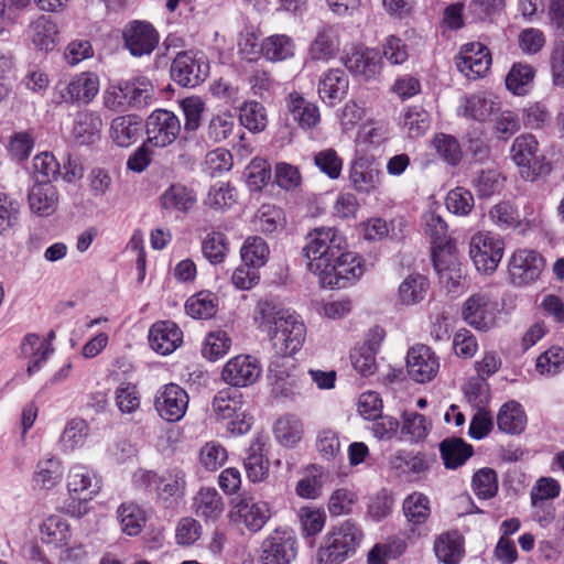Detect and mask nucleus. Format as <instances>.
<instances>
[{"instance_id":"22","label":"nucleus","mask_w":564,"mask_h":564,"mask_svg":"<svg viewBox=\"0 0 564 564\" xmlns=\"http://www.w3.org/2000/svg\"><path fill=\"white\" fill-rule=\"evenodd\" d=\"M345 67L362 80L375 79L382 69V61L376 48L355 46L344 59Z\"/></svg>"},{"instance_id":"50","label":"nucleus","mask_w":564,"mask_h":564,"mask_svg":"<svg viewBox=\"0 0 564 564\" xmlns=\"http://www.w3.org/2000/svg\"><path fill=\"white\" fill-rule=\"evenodd\" d=\"M295 44L285 34H274L264 39L260 51L268 61L281 62L294 55Z\"/></svg>"},{"instance_id":"1","label":"nucleus","mask_w":564,"mask_h":564,"mask_svg":"<svg viewBox=\"0 0 564 564\" xmlns=\"http://www.w3.org/2000/svg\"><path fill=\"white\" fill-rule=\"evenodd\" d=\"M257 329L265 334L279 357L297 354L306 339V327L300 315L273 301H259L253 312Z\"/></svg>"},{"instance_id":"37","label":"nucleus","mask_w":564,"mask_h":564,"mask_svg":"<svg viewBox=\"0 0 564 564\" xmlns=\"http://www.w3.org/2000/svg\"><path fill=\"white\" fill-rule=\"evenodd\" d=\"M141 132V120L133 115H123L112 119L109 128L111 141L120 148L134 144Z\"/></svg>"},{"instance_id":"9","label":"nucleus","mask_w":564,"mask_h":564,"mask_svg":"<svg viewBox=\"0 0 564 564\" xmlns=\"http://www.w3.org/2000/svg\"><path fill=\"white\" fill-rule=\"evenodd\" d=\"M544 268V258L535 250L520 248L508 259V276L516 288H525L539 280Z\"/></svg>"},{"instance_id":"36","label":"nucleus","mask_w":564,"mask_h":564,"mask_svg":"<svg viewBox=\"0 0 564 564\" xmlns=\"http://www.w3.org/2000/svg\"><path fill=\"white\" fill-rule=\"evenodd\" d=\"M54 351L48 339L36 334H28L21 343V355L29 360L28 375L31 376L46 362Z\"/></svg>"},{"instance_id":"46","label":"nucleus","mask_w":564,"mask_h":564,"mask_svg":"<svg viewBox=\"0 0 564 564\" xmlns=\"http://www.w3.org/2000/svg\"><path fill=\"white\" fill-rule=\"evenodd\" d=\"M121 531L130 536L138 535L147 523V512L134 502H123L117 509Z\"/></svg>"},{"instance_id":"16","label":"nucleus","mask_w":564,"mask_h":564,"mask_svg":"<svg viewBox=\"0 0 564 564\" xmlns=\"http://www.w3.org/2000/svg\"><path fill=\"white\" fill-rule=\"evenodd\" d=\"M187 408L188 394L176 383L162 386L154 395V409L166 422H177L183 419Z\"/></svg>"},{"instance_id":"40","label":"nucleus","mask_w":564,"mask_h":564,"mask_svg":"<svg viewBox=\"0 0 564 564\" xmlns=\"http://www.w3.org/2000/svg\"><path fill=\"white\" fill-rule=\"evenodd\" d=\"M348 88L346 74L340 69H330L319 80L318 95L323 102L333 107L346 96Z\"/></svg>"},{"instance_id":"51","label":"nucleus","mask_w":564,"mask_h":564,"mask_svg":"<svg viewBox=\"0 0 564 564\" xmlns=\"http://www.w3.org/2000/svg\"><path fill=\"white\" fill-rule=\"evenodd\" d=\"M534 76L535 70L531 65L516 63L506 76V87L516 96H524L530 90Z\"/></svg>"},{"instance_id":"7","label":"nucleus","mask_w":564,"mask_h":564,"mask_svg":"<svg viewBox=\"0 0 564 564\" xmlns=\"http://www.w3.org/2000/svg\"><path fill=\"white\" fill-rule=\"evenodd\" d=\"M501 310L498 300L488 292L470 295L463 304L462 317L473 328L488 332L497 326Z\"/></svg>"},{"instance_id":"52","label":"nucleus","mask_w":564,"mask_h":564,"mask_svg":"<svg viewBox=\"0 0 564 564\" xmlns=\"http://www.w3.org/2000/svg\"><path fill=\"white\" fill-rule=\"evenodd\" d=\"M236 128V120L232 112L221 110L213 113L206 126V137L213 143H220L227 140Z\"/></svg>"},{"instance_id":"57","label":"nucleus","mask_w":564,"mask_h":564,"mask_svg":"<svg viewBox=\"0 0 564 564\" xmlns=\"http://www.w3.org/2000/svg\"><path fill=\"white\" fill-rule=\"evenodd\" d=\"M204 258L212 264H220L229 252V241L221 231L212 230L202 241Z\"/></svg>"},{"instance_id":"53","label":"nucleus","mask_w":564,"mask_h":564,"mask_svg":"<svg viewBox=\"0 0 564 564\" xmlns=\"http://www.w3.org/2000/svg\"><path fill=\"white\" fill-rule=\"evenodd\" d=\"M436 557L445 564H456L463 554V541L457 532L441 534L434 543Z\"/></svg>"},{"instance_id":"45","label":"nucleus","mask_w":564,"mask_h":564,"mask_svg":"<svg viewBox=\"0 0 564 564\" xmlns=\"http://www.w3.org/2000/svg\"><path fill=\"white\" fill-rule=\"evenodd\" d=\"M62 477V462L55 456H48L36 464L33 482L36 488L50 490L61 481Z\"/></svg>"},{"instance_id":"58","label":"nucleus","mask_w":564,"mask_h":564,"mask_svg":"<svg viewBox=\"0 0 564 564\" xmlns=\"http://www.w3.org/2000/svg\"><path fill=\"white\" fill-rule=\"evenodd\" d=\"M440 451L444 465L452 469L462 466L473 454L471 446L462 440H445L441 443Z\"/></svg>"},{"instance_id":"6","label":"nucleus","mask_w":564,"mask_h":564,"mask_svg":"<svg viewBox=\"0 0 564 564\" xmlns=\"http://www.w3.org/2000/svg\"><path fill=\"white\" fill-rule=\"evenodd\" d=\"M503 239L492 231H478L469 240V257L476 270L490 275L498 269L505 253Z\"/></svg>"},{"instance_id":"27","label":"nucleus","mask_w":564,"mask_h":564,"mask_svg":"<svg viewBox=\"0 0 564 564\" xmlns=\"http://www.w3.org/2000/svg\"><path fill=\"white\" fill-rule=\"evenodd\" d=\"M340 48L339 30L335 25H323L308 46L307 56L311 61L327 63Z\"/></svg>"},{"instance_id":"20","label":"nucleus","mask_w":564,"mask_h":564,"mask_svg":"<svg viewBox=\"0 0 564 564\" xmlns=\"http://www.w3.org/2000/svg\"><path fill=\"white\" fill-rule=\"evenodd\" d=\"M66 487L72 498L90 500L98 495L101 480L93 468L76 463L73 464L67 471Z\"/></svg>"},{"instance_id":"18","label":"nucleus","mask_w":564,"mask_h":564,"mask_svg":"<svg viewBox=\"0 0 564 564\" xmlns=\"http://www.w3.org/2000/svg\"><path fill=\"white\" fill-rule=\"evenodd\" d=\"M262 372L259 360L251 355H237L224 366L221 377L231 388L248 387L257 382Z\"/></svg>"},{"instance_id":"35","label":"nucleus","mask_w":564,"mask_h":564,"mask_svg":"<svg viewBox=\"0 0 564 564\" xmlns=\"http://www.w3.org/2000/svg\"><path fill=\"white\" fill-rule=\"evenodd\" d=\"M193 512L205 522L217 521L225 511V502L214 487H202L194 496Z\"/></svg>"},{"instance_id":"17","label":"nucleus","mask_w":564,"mask_h":564,"mask_svg":"<svg viewBox=\"0 0 564 564\" xmlns=\"http://www.w3.org/2000/svg\"><path fill=\"white\" fill-rule=\"evenodd\" d=\"M457 69L468 79L484 77L491 66V55L486 45L471 42L462 46L455 57Z\"/></svg>"},{"instance_id":"49","label":"nucleus","mask_w":564,"mask_h":564,"mask_svg":"<svg viewBox=\"0 0 564 564\" xmlns=\"http://www.w3.org/2000/svg\"><path fill=\"white\" fill-rule=\"evenodd\" d=\"M404 517L412 525L425 523L431 516L430 498L419 491L408 495L402 502Z\"/></svg>"},{"instance_id":"4","label":"nucleus","mask_w":564,"mask_h":564,"mask_svg":"<svg viewBox=\"0 0 564 564\" xmlns=\"http://www.w3.org/2000/svg\"><path fill=\"white\" fill-rule=\"evenodd\" d=\"M100 90L98 74L85 70L73 75L69 80H59L53 88V101L56 105L67 104L87 106Z\"/></svg>"},{"instance_id":"31","label":"nucleus","mask_w":564,"mask_h":564,"mask_svg":"<svg viewBox=\"0 0 564 564\" xmlns=\"http://www.w3.org/2000/svg\"><path fill=\"white\" fill-rule=\"evenodd\" d=\"M156 498L165 506L185 496L187 481L186 473L178 466L170 467L160 475Z\"/></svg>"},{"instance_id":"44","label":"nucleus","mask_w":564,"mask_h":564,"mask_svg":"<svg viewBox=\"0 0 564 564\" xmlns=\"http://www.w3.org/2000/svg\"><path fill=\"white\" fill-rule=\"evenodd\" d=\"M497 425L508 434H519L527 425V415L522 405L517 401L506 402L497 415Z\"/></svg>"},{"instance_id":"32","label":"nucleus","mask_w":564,"mask_h":564,"mask_svg":"<svg viewBox=\"0 0 564 564\" xmlns=\"http://www.w3.org/2000/svg\"><path fill=\"white\" fill-rule=\"evenodd\" d=\"M28 39L37 51H53L59 39L57 23L47 15H40L28 28Z\"/></svg>"},{"instance_id":"14","label":"nucleus","mask_w":564,"mask_h":564,"mask_svg":"<svg viewBox=\"0 0 564 564\" xmlns=\"http://www.w3.org/2000/svg\"><path fill=\"white\" fill-rule=\"evenodd\" d=\"M147 143L154 148H165L172 144L181 132V121L177 116L165 109H156L145 120Z\"/></svg>"},{"instance_id":"55","label":"nucleus","mask_w":564,"mask_h":564,"mask_svg":"<svg viewBox=\"0 0 564 564\" xmlns=\"http://www.w3.org/2000/svg\"><path fill=\"white\" fill-rule=\"evenodd\" d=\"M401 127L408 137L419 138L431 127L430 113L420 106L409 107L401 116Z\"/></svg>"},{"instance_id":"33","label":"nucleus","mask_w":564,"mask_h":564,"mask_svg":"<svg viewBox=\"0 0 564 564\" xmlns=\"http://www.w3.org/2000/svg\"><path fill=\"white\" fill-rule=\"evenodd\" d=\"M29 206L39 217H50L55 214L59 203V193L50 182L34 184L28 195Z\"/></svg>"},{"instance_id":"12","label":"nucleus","mask_w":564,"mask_h":564,"mask_svg":"<svg viewBox=\"0 0 564 564\" xmlns=\"http://www.w3.org/2000/svg\"><path fill=\"white\" fill-rule=\"evenodd\" d=\"M296 538L288 527L273 530L261 544V564H290L296 556Z\"/></svg>"},{"instance_id":"11","label":"nucleus","mask_w":564,"mask_h":564,"mask_svg":"<svg viewBox=\"0 0 564 564\" xmlns=\"http://www.w3.org/2000/svg\"><path fill=\"white\" fill-rule=\"evenodd\" d=\"M215 413L225 420H230V430L238 434L247 433L251 427V416L243 411L242 393L235 388L220 390L213 400Z\"/></svg>"},{"instance_id":"59","label":"nucleus","mask_w":564,"mask_h":564,"mask_svg":"<svg viewBox=\"0 0 564 564\" xmlns=\"http://www.w3.org/2000/svg\"><path fill=\"white\" fill-rule=\"evenodd\" d=\"M231 347V338L227 332L215 329L209 332L202 346V355L204 358L216 361L223 358Z\"/></svg>"},{"instance_id":"23","label":"nucleus","mask_w":564,"mask_h":564,"mask_svg":"<svg viewBox=\"0 0 564 564\" xmlns=\"http://www.w3.org/2000/svg\"><path fill=\"white\" fill-rule=\"evenodd\" d=\"M384 332L382 328H372L367 335V339L356 345L350 352V361L354 369L364 377L371 376L377 370L376 355L383 340Z\"/></svg>"},{"instance_id":"21","label":"nucleus","mask_w":564,"mask_h":564,"mask_svg":"<svg viewBox=\"0 0 564 564\" xmlns=\"http://www.w3.org/2000/svg\"><path fill=\"white\" fill-rule=\"evenodd\" d=\"M124 46L134 57L150 55L156 47L160 36L152 24L132 21L123 29Z\"/></svg>"},{"instance_id":"47","label":"nucleus","mask_w":564,"mask_h":564,"mask_svg":"<svg viewBox=\"0 0 564 564\" xmlns=\"http://www.w3.org/2000/svg\"><path fill=\"white\" fill-rule=\"evenodd\" d=\"M263 443L260 438L251 443L245 458L247 477L252 482H260L268 477L269 460L263 455Z\"/></svg>"},{"instance_id":"56","label":"nucleus","mask_w":564,"mask_h":564,"mask_svg":"<svg viewBox=\"0 0 564 564\" xmlns=\"http://www.w3.org/2000/svg\"><path fill=\"white\" fill-rule=\"evenodd\" d=\"M270 248L267 241L259 236L248 237L240 249L241 261L257 269L262 268L269 259Z\"/></svg>"},{"instance_id":"42","label":"nucleus","mask_w":564,"mask_h":564,"mask_svg":"<svg viewBox=\"0 0 564 564\" xmlns=\"http://www.w3.org/2000/svg\"><path fill=\"white\" fill-rule=\"evenodd\" d=\"M430 288L429 280L419 273L409 274L399 285L397 301L411 306L424 300Z\"/></svg>"},{"instance_id":"2","label":"nucleus","mask_w":564,"mask_h":564,"mask_svg":"<svg viewBox=\"0 0 564 564\" xmlns=\"http://www.w3.org/2000/svg\"><path fill=\"white\" fill-rule=\"evenodd\" d=\"M347 249L346 238L335 227H318L306 236L303 254L307 260V270L321 276L326 270H330V262L340 257Z\"/></svg>"},{"instance_id":"15","label":"nucleus","mask_w":564,"mask_h":564,"mask_svg":"<svg viewBox=\"0 0 564 564\" xmlns=\"http://www.w3.org/2000/svg\"><path fill=\"white\" fill-rule=\"evenodd\" d=\"M209 73V65L203 53L180 52L171 66L173 79L184 87H196Z\"/></svg>"},{"instance_id":"61","label":"nucleus","mask_w":564,"mask_h":564,"mask_svg":"<svg viewBox=\"0 0 564 564\" xmlns=\"http://www.w3.org/2000/svg\"><path fill=\"white\" fill-rule=\"evenodd\" d=\"M32 169L34 184L52 183L58 176L61 165L52 153L42 152L33 158Z\"/></svg>"},{"instance_id":"19","label":"nucleus","mask_w":564,"mask_h":564,"mask_svg":"<svg viewBox=\"0 0 564 564\" xmlns=\"http://www.w3.org/2000/svg\"><path fill=\"white\" fill-rule=\"evenodd\" d=\"M406 369L410 378L415 382H430L440 370V359L429 346L417 344L408 351Z\"/></svg>"},{"instance_id":"25","label":"nucleus","mask_w":564,"mask_h":564,"mask_svg":"<svg viewBox=\"0 0 564 564\" xmlns=\"http://www.w3.org/2000/svg\"><path fill=\"white\" fill-rule=\"evenodd\" d=\"M40 535L43 543L61 549L63 558H70L73 552L77 556L82 551L80 546L67 547L72 538V531L68 522L59 516L46 518L40 527Z\"/></svg>"},{"instance_id":"43","label":"nucleus","mask_w":564,"mask_h":564,"mask_svg":"<svg viewBox=\"0 0 564 564\" xmlns=\"http://www.w3.org/2000/svg\"><path fill=\"white\" fill-rule=\"evenodd\" d=\"M432 429V423L423 414L404 411L401 415V440L410 443H419L426 438Z\"/></svg>"},{"instance_id":"24","label":"nucleus","mask_w":564,"mask_h":564,"mask_svg":"<svg viewBox=\"0 0 564 564\" xmlns=\"http://www.w3.org/2000/svg\"><path fill=\"white\" fill-rule=\"evenodd\" d=\"M348 178L356 192L371 194L380 187L382 172L372 160L357 156L350 162Z\"/></svg>"},{"instance_id":"28","label":"nucleus","mask_w":564,"mask_h":564,"mask_svg":"<svg viewBox=\"0 0 564 564\" xmlns=\"http://www.w3.org/2000/svg\"><path fill=\"white\" fill-rule=\"evenodd\" d=\"M456 252L433 251L432 259L440 283L449 292L457 293L463 285V269L455 257Z\"/></svg>"},{"instance_id":"29","label":"nucleus","mask_w":564,"mask_h":564,"mask_svg":"<svg viewBox=\"0 0 564 564\" xmlns=\"http://www.w3.org/2000/svg\"><path fill=\"white\" fill-rule=\"evenodd\" d=\"M498 97L490 93H478L462 99L458 113L465 118L485 121L500 110Z\"/></svg>"},{"instance_id":"3","label":"nucleus","mask_w":564,"mask_h":564,"mask_svg":"<svg viewBox=\"0 0 564 564\" xmlns=\"http://www.w3.org/2000/svg\"><path fill=\"white\" fill-rule=\"evenodd\" d=\"M153 86L144 77L109 84L102 91V106L111 112H124L130 108L149 105Z\"/></svg>"},{"instance_id":"64","label":"nucleus","mask_w":564,"mask_h":564,"mask_svg":"<svg viewBox=\"0 0 564 564\" xmlns=\"http://www.w3.org/2000/svg\"><path fill=\"white\" fill-rule=\"evenodd\" d=\"M488 218L492 225L502 230L517 228L520 225L518 209L509 202L494 205L488 212Z\"/></svg>"},{"instance_id":"10","label":"nucleus","mask_w":564,"mask_h":564,"mask_svg":"<svg viewBox=\"0 0 564 564\" xmlns=\"http://www.w3.org/2000/svg\"><path fill=\"white\" fill-rule=\"evenodd\" d=\"M230 521L242 524L249 532H259L271 518V507L268 502L256 500L249 495H240L229 511Z\"/></svg>"},{"instance_id":"8","label":"nucleus","mask_w":564,"mask_h":564,"mask_svg":"<svg viewBox=\"0 0 564 564\" xmlns=\"http://www.w3.org/2000/svg\"><path fill=\"white\" fill-rule=\"evenodd\" d=\"M510 155L527 181H534L547 171L544 158L539 153V143L534 135H518L511 145Z\"/></svg>"},{"instance_id":"34","label":"nucleus","mask_w":564,"mask_h":564,"mask_svg":"<svg viewBox=\"0 0 564 564\" xmlns=\"http://www.w3.org/2000/svg\"><path fill=\"white\" fill-rule=\"evenodd\" d=\"M286 108L293 120L304 130L314 129L321 122L318 106L304 98L297 91L289 94L286 97Z\"/></svg>"},{"instance_id":"26","label":"nucleus","mask_w":564,"mask_h":564,"mask_svg":"<svg viewBox=\"0 0 564 564\" xmlns=\"http://www.w3.org/2000/svg\"><path fill=\"white\" fill-rule=\"evenodd\" d=\"M149 341L158 354L170 355L182 345L183 332L172 321H159L149 330Z\"/></svg>"},{"instance_id":"54","label":"nucleus","mask_w":564,"mask_h":564,"mask_svg":"<svg viewBox=\"0 0 564 564\" xmlns=\"http://www.w3.org/2000/svg\"><path fill=\"white\" fill-rule=\"evenodd\" d=\"M217 296L210 291H200L192 295L185 303L187 315L198 319L213 317L217 312Z\"/></svg>"},{"instance_id":"48","label":"nucleus","mask_w":564,"mask_h":564,"mask_svg":"<svg viewBox=\"0 0 564 564\" xmlns=\"http://www.w3.org/2000/svg\"><path fill=\"white\" fill-rule=\"evenodd\" d=\"M238 193L228 182L213 184L203 200L204 206L214 210H226L237 203Z\"/></svg>"},{"instance_id":"5","label":"nucleus","mask_w":564,"mask_h":564,"mask_svg":"<svg viewBox=\"0 0 564 564\" xmlns=\"http://www.w3.org/2000/svg\"><path fill=\"white\" fill-rule=\"evenodd\" d=\"M362 540L360 528L347 520L326 536L325 546L318 551L321 564H340L358 547Z\"/></svg>"},{"instance_id":"63","label":"nucleus","mask_w":564,"mask_h":564,"mask_svg":"<svg viewBox=\"0 0 564 564\" xmlns=\"http://www.w3.org/2000/svg\"><path fill=\"white\" fill-rule=\"evenodd\" d=\"M241 124L251 132H261L268 123L265 108L258 101L245 102L240 108Z\"/></svg>"},{"instance_id":"41","label":"nucleus","mask_w":564,"mask_h":564,"mask_svg":"<svg viewBox=\"0 0 564 564\" xmlns=\"http://www.w3.org/2000/svg\"><path fill=\"white\" fill-rule=\"evenodd\" d=\"M276 442L284 447H294L304 434L303 422L293 414L280 416L273 425Z\"/></svg>"},{"instance_id":"62","label":"nucleus","mask_w":564,"mask_h":564,"mask_svg":"<svg viewBox=\"0 0 564 564\" xmlns=\"http://www.w3.org/2000/svg\"><path fill=\"white\" fill-rule=\"evenodd\" d=\"M564 369V349L552 346L542 352L535 361V370L540 376L554 377Z\"/></svg>"},{"instance_id":"39","label":"nucleus","mask_w":564,"mask_h":564,"mask_svg":"<svg viewBox=\"0 0 564 564\" xmlns=\"http://www.w3.org/2000/svg\"><path fill=\"white\" fill-rule=\"evenodd\" d=\"M104 122L97 111L77 112L73 126V137L80 144H91L99 140Z\"/></svg>"},{"instance_id":"38","label":"nucleus","mask_w":564,"mask_h":564,"mask_svg":"<svg viewBox=\"0 0 564 564\" xmlns=\"http://www.w3.org/2000/svg\"><path fill=\"white\" fill-rule=\"evenodd\" d=\"M196 204V192L180 183L170 185L160 196V205L166 210L188 213Z\"/></svg>"},{"instance_id":"30","label":"nucleus","mask_w":564,"mask_h":564,"mask_svg":"<svg viewBox=\"0 0 564 564\" xmlns=\"http://www.w3.org/2000/svg\"><path fill=\"white\" fill-rule=\"evenodd\" d=\"M422 228L431 238L432 252H456L455 242L447 236V224L435 210L429 209L422 215Z\"/></svg>"},{"instance_id":"13","label":"nucleus","mask_w":564,"mask_h":564,"mask_svg":"<svg viewBox=\"0 0 564 564\" xmlns=\"http://www.w3.org/2000/svg\"><path fill=\"white\" fill-rule=\"evenodd\" d=\"M330 270L318 278L323 286L329 289H344L356 282L365 272L360 257L344 249L340 257L330 262Z\"/></svg>"},{"instance_id":"60","label":"nucleus","mask_w":564,"mask_h":564,"mask_svg":"<svg viewBox=\"0 0 564 564\" xmlns=\"http://www.w3.org/2000/svg\"><path fill=\"white\" fill-rule=\"evenodd\" d=\"M284 223L285 217L283 210L270 204L262 205L253 219L254 228L265 234L276 231L284 226Z\"/></svg>"}]
</instances>
